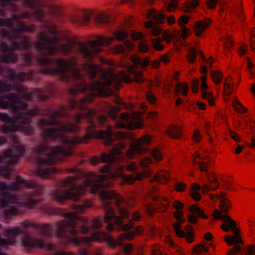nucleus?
<instances>
[{
  "label": "nucleus",
  "instance_id": "1",
  "mask_svg": "<svg viewBox=\"0 0 255 255\" xmlns=\"http://www.w3.org/2000/svg\"><path fill=\"white\" fill-rule=\"evenodd\" d=\"M100 171L107 174L97 175L92 173L81 185L77 184L78 180L82 176L81 171L75 168L67 169V173H74L75 175L59 181V186L65 189H54L52 196L56 202L63 204L67 201L79 202L80 196L88 190L93 194L99 192L105 213L103 220L108 223L106 229L108 231L116 230L125 232L117 240L102 231H95L90 237L79 238L77 236L78 234H87L90 230L100 229L102 226L101 220L99 218L89 221L86 217L77 214L82 213L85 209L91 206L89 201L82 202L81 204H73L71 209L75 212L67 213L58 208L44 205L42 210L45 214L62 216L65 219L52 225H44L25 221L23 223V226L25 228L33 227L39 230L44 237L56 236L63 245L72 244L88 246L92 242H105L111 248H117L127 255V244L124 243L127 240V223H124L122 220L127 219V203L119 194L105 189L111 185L109 176L111 179H114L116 176L122 177L127 183V175L124 173V167L118 165L115 175L111 172L109 165L101 167Z\"/></svg>",
  "mask_w": 255,
  "mask_h": 255
},
{
  "label": "nucleus",
  "instance_id": "2",
  "mask_svg": "<svg viewBox=\"0 0 255 255\" xmlns=\"http://www.w3.org/2000/svg\"><path fill=\"white\" fill-rule=\"evenodd\" d=\"M23 4L34 11L32 17L42 24L47 31L40 32L39 40L35 44V48L39 54L35 57L38 64L43 68L36 71V73L58 76L61 80L70 86L68 93L70 95L84 93L88 91L103 93L105 87L111 86L118 81V77L112 72L104 70L101 66L92 63V59L102 51V46H107L114 39L118 41L125 40L124 44H118L113 49L115 53L126 54L127 50L133 47L132 43L126 38L128 32L123 27L116 31L113 36L106 37L100 36L88 44L80 43L78 45L77 54L81 57L82 62L76 56L66 60L63 58H51L47 56L61 53L67 55L75 51V42L70 41L67 44H59L60 38L58 35L59 31L55 24H51L43 17V11L38 7L41 6L39 0H19ZM34 56L29 53L21 55L22 64L19 67L30 66Z\"/></svg>",
  "mask_w": 255,
  "mask_h": 255
},
{
  "label": "nucleus",
  "instance_id": "3",
  "mask_svg": "<svg viewBox=\"0 0 255 255\" xmlns=\"http://www.w3.org/2000/svg\"><path fill=\"white\" fill-rule=\"evenodd\" d=\"M90 92V93L78 101L73 98L69 99V109L84 111L83 113L76 114L73 116L74 123L65 124L57 120L58 118L69 117L65 106H60L59 111H54L49 109L41 110L36 107L28 109L27 104L22 101H45L49 97L54 96V88L51 83L48 84L43 89L33 88L31 92H26L30 96V100L24 99L22 94L19 93L20 94L18 96L19 98L24 107L15 110L8 108L14 113L13 117L6 113H0V120L5 123L29 125L31 121V117L36 115L48 117L47 119H41L37 123L38 127L42 129L41 138L43 144L38 145L34 149L35 153L39 156L36 158L39 167L33 172L35 176L47 178L50 174L58 173V170L54 167L43 168L42 166L53 165L56 163L58 157L71 155L75 145L87 143L91 138L103 139V131L94 130L95 111L87 106V103L92 102L96 95L102 93Z\"/></svg>",
  "mask_w": 255,
  "mask_h": 255
},
{
  "label": "nucleus",
  "instance_id": "4",
  "mask_svg": "<svg viewBox=\"0 0 255 255\" xmlns=\"http://www.w3.org/2000/svg\"><path fill=\"white\" fill-rule=\"evenodd\" d=\"M214 217L217 219H220L224 222L221 226L222 230L226 232H229L231 230L234 234L233 236L226 235L225 241L229 246L234 245V248L230 250L227 255H255V247L250 245L248 247H242L240 244H243V241L240 235L239 229L236 227V222L232 220L230 216L226 215H222L218 210H215Z\"/></svg>",
  "mask_w": 255,
  "mask_h": 255
},
{
  "label": "nucleus",
  "instance_id": "5",
  "mask_svg": "<svg viewBox=\"0 0 255 255\" xmlns=\"http://www.w3.org/2000/svg\"><path fill=\"white\" fill-rule=\"evenodd\" d=\"M25 151L26 149L24 146L17 144L13 145L11 149L0 154V164L6 162L7 164L0 166V176L9 178L11 172L10 166L17 163L20 157L24 156Z\"/></svg>",
  "mask_w": 255,
  "mask_h": 255
},
{
  "label": "nucleus",
  "instance_id": "6",
  "mask_svg": "<svg viewBox=\"0 0 255 255\" xmlns=\"http://www.w3.org/2000/svg\"><path fill=\"white\" fill-rule=\"evenodd\" d=\"M22 245L27 248H40L51 252L53 255H76L72 253L61 251L59 247L54 244H48L42 239L25 236L22 239Z\"/></svg>",
  "mask_w": 255,
  "mask_h": 255
},
{
  "label": "nucleus",
  "instance_id": "7",
  "mask_svg": "<svg viewBox=\"0 0 255 255\" xmlns=\"http://www.w3.org/2000/svg\"><path fill=\"white\" fill-rule=\"evenodd\" d=\"M22 33H14L12 35L13 39L11 40L8 37H3L9 40L11 44L8 45L6 42H2L0 44V50L4 53L8 54L12 53L11 52L15 50H27L31 47V43L29 38L27 36L22 35Z\"/></svg>",
  "mask_w": 255,
  "mask_h": 255
},
{
  "label": "nucleus",
  "instance_id": "8",
  "mask_svg": "<svg viewBox=\"0 0 255 255\" xmlns=\"http://www.w3.org/2000/svg\"><path fill=\"white\" fill-rule=\"evenodd\" d=\"M19 27H13L12 20L11 19L0 18V26H6L10 29V30H8L4 28H1L0 30V34L1 37H8L9 39L12 40L14 38L12 36L15 33L32 32L35 30V26L33 25L26 26L23 22H19Z\"/></svg>",
  "mask_w": 255,
  "mask_h": 255
},
{
  "label": "nucleus",
  "instance_id": "9",
  "mask_svg": "<svg viewBox=\"0 0 255 255\" xmlns=\"http://www.w3.org/2000/svg\"><path fill=\"white\" fill-rule=\"evenodd\" d=\"M147 17L150 19L145 25L148 29L147 32L152 36H157L162 32V29L156 24H161L166 18L162 13L154 9L150 10L147 13Z\"/></svg>",
  "mask_w": 255,
  "mask_h": 255
},
{
  "label": "nucleus",
  "instance_id": "10",
  "mask_svg": "<svg viewBox=\"0 0 255 255\" xmlns=\"http://www.w3.org/2000/svg\"><path fill=\"white\" fill-rule=\"evenodd\" d=\"M124 147V145L119 142L113 146L112 150L108 153L103 152L101 153L100 157L93 156L90 159V163L95 165L100 162L108 163L109 164H113L118 158V156L122 153V149Z\"/></svg>",
  "mask_w": 255,
  "mask_h": 255
},
{
  "label": "nucleus",
  "instance_id": "11",
  "mask_svg": "<svg viewBox=\"0 0 255 255\" xmlns=\"http://www.w3.org/2000/svg\"><path fill=\"white\" fill-rule=\"evenodd\" d=\"M207 176L208 177L209 184H205L202 187L196 183L192 185L190 194L192 198L195 201H199L201 198L200 191L206 193L210 190H216L219 187V183L214 175L209 176L207 174Z\"/></svg>",
  "mask_w": 255,
  "mask_h": 255
},
{
  "label": "nucleus",
  "instance_id": "12",
  "mask_svg": "<svg viewBox=\"0 0 255 255\" xmlns=\"http://www.w3.org/2000/svg\"><path fill=\"white\" fill-rule=\"evenodd\" d=\"M24 107L19 98L18 95L10 93L0 97V108L6 109L10 108L13 110L23 109Z\"/></svg>",
  "mask_w": 255,
  "mask_h": 255
},
{
  "label": "nucleus",
  "instance_id": "13",
  "mask_svg": "<svg viewBox=\"0 0 255 255\" xmlns=\"http://www.w3.org/2000/svg\"><path fill=\"white\" fill-rule=\"evenodd\" d=\"M24 230L20 227L11 228L7 229L5 231V236L9 238L5 239L1 237L0 235V255H7L6 254L1 252L2 248L9 245H13L16 243V241L14 238L24 233Z\"/></svg>",
  "mask_w": 255,
  "mask_h": 255
},
{
  "label": "nucleus",
  "instance_id": "14",
  "mask_svg": "<svg viewBox=\"0 0 255 255\" xmlns=\"http://www.w3.org/2000/svg\"><path fill=\"white\" fill-rule=\"evenodd\" d=\"M130 60L133 64L134 67H132L129 65H126V69L127 71L133 75V78L136 82L137 83H142L144 81L143 79L141 76L140 74L139 73V75H137L135 73V67H138L141 66L142 67H146L149 65V60L147 57L144 58L143 60H142L141 58L136 55H132L130 57Z\"/></svg>",
  "mask_w": 255,
  "mask_h": 255
},
{
  "label": "nucleus",
  "instance_id": "15",
  "mask_svg": "<svg viewBox=\"0 0 255 255\" xmlns=\"http://www.w3.org/2000/svg\"><path fill=\"white\" fill-rule=\"evenodd\" d=\"M151 137L144 135L140 138L139 141H134L130 147L127 151L126 155L129 159L135 158L136 155L145 151L143 144L149 145L151 142Z\"/></svg>",
  "mask_w": 255,
  "mask_h": 255
},
{
  "label": "nucleus",
  "instance_id": "16",
  "mask_svg": "<svg viewBox=\"0 0 255 255\" xmlns=\"http://www.w3.org/2000/svg\"><path fill=\"white\" fill-rule=\"evenodd\" d=\"M9 125L3 124L0 126V130L4 134L20 131L27 135L34 133V128L31 126H25L26 125L19 124L18 123H8Z\"/></svg>",
  "mask_w": 255,
  "mask_h": 255
},
{
  "label": "nucleus",
  "instance_id": "17",
  "mask_svg": "<svg viewBox=\"0 0 255 255\" xmlns=\"http://www.w3.org/2000/svg\"><path fill=\"white\" fill-rule=\"evenodd\" d=\"M6 73L8 75V78L11 81L20 82L34 80L36 81H39V79L34 78L35 70H29L27 72H22L16 73L13 69L8 68L6 70Z\"/></svg>",
  "mask_w": 255,
  "mask_h": 255
},
{
  "label": "nucleus",
  "instance_id": "18",
  "mask_svg": "<svg viewBox=\"0 0 255 255\" xmlns=\"http://www.w3.org/2000/svg\"><path fill=\"white\" fill-rule=\"evenodd\" d=\"M15 91L20 93L24 99L30 100L31 99L29 94L26 93V89L24 86H19L16 85L3 83L0 80V92H8Z\"/></svg>",
  "mask_w": 255,
  "mask_h": 255
},
{
  "label": "nucleus",
  "instance_id": "19",
  "mask_svg": "<svg viewBox=\"0 0 255 255\" xmlns=\"http://www.w3.org/2000/svg\"><path fill=\"white\" fill-rule=\"evenodd\" d=\"M91 11L83 10L79 14L71 16L70 20L73 24L80 25L89 23L91 21Z\"/></svg>",
  "mask_w": 255,
  "mask_h": 255
},
{
  "label": "nucleus",
  "instance_id": "20",
  "mask_svg": "<svg viewBox=\"0 0 255 255\" xmlns=\"http://www.w3.org/2000/svg\"><path fill=\"white\" fill-rule=\"evenodd\" d=\"M210 197L213 200L217 198L220 200V209L223 213L227 214L231 207L230 201L226 198L224 193H221L219 194H210Z\"/></svg>",
  "mask_w": 255,
  "mask_h": 255
},
{
  "label": "nucleus",
  "instance_id": "21",
  "mask_svg": "<svg viewBox=\"0 0 255 255\" xmlns=\"http://www.w3.org/2000/svg\"><path fill=\"white\" fill-rule=\"evenodd\" d=\"M166 41L167 43L171 42L172 38L169 33L166 32L163 33V38L156 37L151 39V44L154 50L156 51H161L163 50L164 46L161 44L163 40Z\"/></svg>",
  "mask_w": 255,
  "mask_h": 255
},
{
  "label": "nucleus",
  "instance_id": "22",
  "mask_svg": "<svg viewBox=\"0 0 255 255\" xmlns=\"http://www.w3.org/2000/svg\"><path fill=\"white\" fill-rule=\"evenodd\" d=\"M190 19V17L187 15H183L178 19V24L181 27V36L185 39L188 37L189 30L185 26Z\"/></svg>",
  "mask_w": 255,
  "mask_h": 255
},
{
  "label": "nucleus",
  "instance_id": "23",
  "mask_svg": "<svg viewBox=\"0 0 255 255\" xmlns=\"http://www.w3.org/2000/svg\"><path fill=\"white\" fill-rule=\"evenodd\" d=\"M211 23V20L209 18H206L204 21H197L194 27L197 36H200L203 32L208 28Z\"/></svg>",
  "mask_w": 255,
  "mask_h": 255
},
{
  "label": "nucleus",
  "instance_id": "24",
  "mask_svg": "<svg viewBox=\"0 0 255 255\" xmlns=\"http://www.w3.org/2000/svg\"><path fill=\"white\" fill-rule=\"evenodd\" d=\"M173 228L176 235L180 238L185 237L186 240L189 243H192L193 241V234L189 232L187 234L181 229V227L179 223H175L173 224Z\"/></svg>",
  "mask_w": 255,
  "mask_h": 255
},
{
  "label": "nucleus",
  "instance_id": "25",
  "mask_svg": "<svg viewBox=\"0 0 255 255\" xmlns=\"http://www.w3.org/2000/svg\"><path fill=\"white\" fill-rule=\"evenodd\" d=\"M19 0H0V7L4 8L8 7V8L11 12L15 13L18 11V6L14 2L18 1Z\"/></svg>",
  "mask_w": 255,
  "mask_h": 255
},
{
  "label": "nucleus",
  "instance_id": "26",
  "mask_svg": "<svg viewBox=\"0 0 255 255\" xmlns=\"http://www.w3.org/2000/svg\"><path fill=\"white\" fill-rule=\"evenodd\" d=\"M166 132L168 135L174 139H178L181 137V129L179 126L176 125H171Z\"/></svg>",
  "mask_w": 255,
  "mask_h": 255
},
{
  "label": "nucleus",
  "instance_id": "27",
  "mask_svg": "<svg viewBox=\"0 0 255 255\" xmlns=\"http://www.w3.org/2000/svg\"><path fill=\"white\" fill-rule=\"evenodd\" d=\"M204 156L203 157L201 156L199 153H195V154L194 155V161H193V164L194 165H197L200 171L202 172H207V165L208 163L207 162L198 161L195 159L196 158H199L200 159L203 160L204 159Z\"/></svg>",
  "mask_w": 255,
  "mask_h": 255
},
{
  "label": "nucleus",
  "instance_id": "28",
  "mask_svg": "<svg viewBox=\"0 0 255 255\" xmlns=\"http://www.w3.org/2000/svg\"><path fill=\"white\" fill-rule=\"evenodd\" d=\"M208 88V86L206 82L201 83V90L203 91L202 97L203 99H207L210 106L214 105V99L211 93H209L206 91Z\"/></svg>",
  "mask_w": 255,
  "mask_h": 255
},
{
  "label": "nucleus",
  "instance_id": "29",
  "mask_svg": "<svg viewBox=\"0 0 255 255\" xmlns=\"http://www.w3.org/2000/svg\"><path fill=\"white\" fill-rule=\"evenodd\" d=\"M17 61L18 56L14 53L0 55V62L15 63H16Z\"/></svg>",
  "mask_w": 255,
  "mask_h": 255
},
{
  "label": "nucleus",
  "instance_id": "30",
  "mask_svg": "<svg viewBox=\"0 0 255 255\" xmlns=\"http://www.w3.org/2000/svg\"><path fill=\"white\" fill-rule=\"evenodd\" d=\"M188 91V86L186 84H182L179 81L176 82V88L175 89V93L176 95H179L181 93L184 96L187 95Z\"/></svg>",
  "mask_w": 255,
  "mask_h": 255
},
{
  "label": "nucleus",
  "instance_id": "31",
  "mask_svg": "<svg viewBox=\"0 0 255 255\" xmlns=\"http://www.w3.org/2000/svg\"><path fill=\"white\" fill-rule=\"evenodd\" d=\"M95 22L98 24H105L110 22L109 16L105 13H99L94 18Z\"/></svg>",
  "mask_w": 255,
  "mask_h": 255
},
{
  "label": "nucleus",
  "instance_id": "32",
  "mask_svg": "<svg viewBox=\"0 0 255 255\" xmlns=\"http://www.w3.org/2000/svg\"><path fill=\"white\" fill-rule=\"evenodd\" d=\"M190 212L193 214L197 215L198 217L207 219V216L205 215L203 210H202L197 205H193L189 208Z\"/></svg>",
  "mask_w": 255,
  "mask_h": 255
},
{
  "label": "nucleus",
  "instance_id": "33",
  "mask_svg": "<svg viewBox=\"0 0 255 255\" xmlns=\"http://www.w3.org/2000/svg\"><path fill=\"white\" fill-rule=\"evenodd\" d=\"M120 111V108L118 106H111L108 111V116L112 119L116 120L118 117V113Z\"/></svg>",
  "mask_w": 255,
  "mask_h": 255
},
{
  "label": "nucleus",
  "instance_id": "34",
  "mask_svg": "<svg viewBox=\"0 0 255 255\" xmlns=\"http://www.w3.org/2000/svg\"><path fill=\"white\" fill-rule=\"evenodd\" d=\"M211 76L214 83L216 84H219L222 79V74L218 71H212Z\"/></svg>",
  "mask_w": 255,
  "mask_h": 255
},
{
  "label": "nucleus",
  "instance_id": "35",
  "mask_svg": "<svg viewBox=\"0 0 255 255\" xmlns=\"http://www.w3.org/2000/svg\"><path fill=\"white\" fill-rule=\"evenodd\" d=\"M197 52L193 48H191L189 51V53L187 56L188 62L190 63H194L196 60Z\"/></svg>",
  "mask_w": 255,
  "mask_h": 255
},
{
  "label": "nucleus",
  "instance_id": "36",
  "mask_svg": "<svg viewBox=\"0 0 255 255\" xmlns=\"http://www.w3.org/2000/svg\"><path fill=\"white\" fill-rule=\"evenodd\" d=\"M232 82L230 80H226L224 82V89L225 92L228 95H230L232 93Z\"/></svg>",
  "mask_w": 255,
  "mask_h": 255
},
{
  "label": "nucleus",
  "instance_id": "37",
  "mask_svg": "<svg viewBox=\"0 0 255 255\" xmlns=\"http://www.w3.org/2000/svg\"><path fill=\"white\" fill-rule=\"evenodd\" d=\"M140 166L144 168L147 167L151 163H152V159L150 157H146L142 159H139Z\"/></svg>",
  "mask_w": 255,
  "mask_h": 255
},
{
  "label": "nucleus",
  "instance_id": "38",
  "mask_svg": "<svg viewBox=\"0 0 255 255\" xmlns=\"http://www.w3.org/2000/svg\"><path fill=\"white\" fill-rule=\"evenodd\" d=\"M208 251V247L203 245H199L195 247L194 253L195 254H199L201 253H207Z\"/></svg>",
  "mask_w": 255,
  "mask_h": 255
},
{
  "label": "nucleus",
  "instance_id": "39",
  "mask_svg": "<svg viewBox=\"0 0 255 255\" xmlns=\"http://www.w3.org/2000/svg\"><path fill=\"white\" fill-rule=\"evenodd\" d=\"M152 158L156 161L160 160L162 158V155L158 149H154L151 152Z\"/></svg>",
  "mask_w": 255,
  "mask_h": 255
},
{
  "label": "nucleus",
  "instance_id": "40",
  "mask_svg": "<svg viewBox=\"0 0 255 255\" xmlns=\"http://www.w3.org/2000/svg\"><path fill=\"white\" fill-rule=\"evenodd\" d=\"M183 212L182 211H176L174 213V217L179 223H183L185 221L183 218Z\"/></svg>",
  "mask_w": 255,
  "mask_h": 255
},
{
  "label": "nucleus",
  "instance_id": "41",
  "mask_svg": "<svg viewBox=\"0 0 255 255\" xmlns=\"http://www.w3.org/2000/svg\"><path fill=\"white\" fill-rule=\"evenodd\" d=\"M233 104L234 108L236 110L238 111L239 112L242 113L246 112L247 109L244 107L239 102L235 101Z\"/></svg>",
  "mask_w": 255,
  "mask_h": 255
},
{
  "label": "nucleus",
  "instance_id": "42",
  "mask_svg": "<svg viewBox=\"0 0 255 255\" xmlns=\"http://www.w3.org/2000/svg\"><path fill=\"white\" fill-rule=\"evenodd\" d=\"M139 51L141 53H146L149 51V46L145 42H140L138 46Z\"/></svg>",
  "mask_w": 255,
  "mask_h": 255
},
{
  "label": "nucleus",
  "instance_id": "43",
  "mask_svg": "<svg viewBox=\"0 0 255 255\" xmlns=\"http://www.w3.org/2000/svg\"><path fill=\"white\" fill-rule=\"evenodd\" d=\"M144 35L141 32L132 31L131 33V37L134 40H141L143 38Z\"/></svg>",
  "mask_w": 255,
  "mask_h": 255
},
{
  "label": "nucleus",
  "instance_id": "44",
  "mask_svg": "<svg viewBox=\"0 0 255 255\" xmlns=\"http://www.w3.org/2000/svg\"><path fill=\"white\" fill-rule=\"evenodd\" d=\"M177 6L176 0H172L171 2L168 3L167 5V10L171 12L174 11Z\"/></svg>",
  "mask_w": 255,
  "mask_h": 255
},
{
  "label": "nucleus",
  "instance_id": "45",
  "mask_svg": "<svg viewBox=\"0 0 255 255\" xmlns=\"http://www.w3.org/2000/svg\"><path fill=\"white\" fill-rule=\"evenodd\" d=\"M199 81L197 78L193 80L192 83V88L193 92L197 93L199 89Z\"/></svg>",
  "mask_w": 255,
  "mask_h": 255
},
{
  "label": "nucleus",
  "instance_id": "46",
  "mask_svg": "<svg viewBox=\"0 0 255 255\" xmlns=\"http://www.w3.org/2000/svg\"><path fill=\"white\" fill-rule=\"evenodd\" d=\"M146 99L151 104L154 105L155 103L156 98L153 94L151 93H147Z\"/></svg>",
  "mask_w": 255,
  "mask_h": 255
},
{
  "label": "nucleus",
  "instance_id": "47",
  "mask_svg": "<svg viewBox=\"0 0 255 255\" xmlns=\"http://www.w3.org/2000/svg\"><path fill=\"white\" fill-rule=\"evenodd\" d=\"M186 187V184L182 182L176 183L175 185V187L177 191L182 192L184 190Z\"/></svg>",
  "mask_w": 255,
  "mask_h": 255
},
{
  "label": "nucleus",
  "instance_id": "48",
  "mask_svg": "<svg viewBox=\"0 0 255 255\" xmlns=\"http://www.w3.org/2000/svg\"><path fill=\"white\" fill-rule=\"evenodd\" d=\"M173 206L174 209L177 210V211H180L183 208L184 205L180 201L175 200Z\"/></svg>",
  "mask_w": 255,
  "mask_h": 255
},
{
  "label": "nucleus",
  "instance_id": "49",
  "mask_svg": "<svg viewBox=\"0 0 255 255\" xmlns=\"http://www.w3.org/2000/svg\"><path fill=\"white\" fill-rule=\"evenodd\" d=\"M229 134L231 137L236 142L240 141L241 138L237 133H235L233 130H230L229 131Z\"/></svg>",
  "mask_w": 255,
  "mask_h": 255
},
{
  "label": "nucleus",
  "instance_id": "50",
  "mask_svg": "<svg viewBox=\"0 0 255 255\" xmlns=\"http://www.w3.org/2000/svg\"><path fill=\"white\" fill-rule=\"evenodd\" d=\"M218 0H208L207 4L210 9H213L215 7Z\"/></svg>",
  "mask_w": 255,
  "mask_h": 255
},
{
  "label": "nucleus",
  "instance_id": "51",
  "mask_svg": "<svg viewBox=\"0 0 255 255\" xmlns=\"http://www.w3.org/2000/svg\"><path fill=\"white\" fill-rule=\"evenodd\" d=\"M247 64H248V68L249 70L250 71L251 75L253 77L255 78V73L252 70V69L254 67L253 64L252 63V62L250 61V59H248Z\"/></svg>",
  "mask_w": 255,
  "mask_h": 255
},
{
  "label": "nucleus",
  "instance_id": "52",
  "mask_svg": "<svg viewBox=\"0 0 255 255\" xmlns=\"http://www.w3.org/2000/svg\"><path fill=\"white\" fill-rule=\"evenodd\" d=\"M12 20V24L13 26H14V22L15 21H16V23L20 25L19 22H21L20 21H18V19H20V15H17V14H13L12 16V17L10 18ZM18 26V27H19Z\"/></svg>",
  "mask_w": 255,
  "mask_h": 255
},
{
  "label": "nucleus",
  "instance_id": "53",
  "mask_svg": "<svg viewBox=\"0 0 255 255\" xmlns=\"http://www.w3.org/2000/svg\"><path fill=\"white\" fill-rule=\"evenodd\" d=\"M20 19L30 18L32 17V13L29 12H23L20 14Z\"/></svg>",
  "mask_w": 255,
  "mask_h": 255
},
{
  "label": "nucleus",
  "instance_id": "54",
  "mask_svg": "<svg viewBox=\"0 0 255 255\" xmlns=\"http://www.w3.org/2000/svg\"><path fill=\"white\" fill-rule=\"evenodd\" d=\"M193 139L195 142H198L201 140V135L198 130H195L193 134Z\"/></svg>",
  "mask_w": 255,
  "mask_h": 255
},
{
  "label": "nucleus",
  "instance_id": "55",
  "mask_svg": "<svg viewBox=\"0 0 255 255\" xmlns=\"http://www.w3.org/2000/svg\"><path fill=\"white\" fill-rule=\"evenodd\" d=\"M10 139L4 136H0V146L2 144H7L9 143Z\"/></svg>",
  "mask_w": 255,
  "mask_h": 255
},
{
  "label": "nucleus",
  "instance_id": "56",
  "mask_svg": "<svg viewBox=\"0 0 255 255\" xmlns=\"http://www.w3.org/2000/svg\"><path fill=\"white\" fill-rule=\"evenodd\" d=\"M97 122L102 125L106 122L107 118L104 116H101L96 118Z\"/></svg>",
  "mask_w": 255,
  "mask_h": 255
},
{
  "label": "nucleus",
  "instance_id": "57",
  "mask_svg": "<svg viewBox=\"0 0 255 255\" xmlns=\"http://www.w3.org/2000/svg\"><path fill=\"white\" fill-rule=\"evenodd\" d=\"M199 0H191L190 6L192 8H194L199 4Z\"/></svg>",
  "mask_w": 255,
  "mask_h": 255
},
{
  "label": "nucleus",
  "instance_id": "58",
  "mask_svg": "<svg viewBox=\"0 0 255 255\" xmlns=\"http://www.w3.org/2000/svg\"><path fill=\"white\" fill-rule=\"evenodd\" d=\"M116 127L118 128H125L127 126L125 123L118 122L116 123Z\"/></svg>",
  "mask_w": 255,
  "mask_h": 255
},
{
  "label": "nucleus",
  "instance_id": "59",
  "mask_svg": "<svg viewBox=\"0 0 255 255\" xmlns=\"http://www.w3.org/2000/svg\"><path fill=\"white\" fill-rule=\"evenodd\" d=\"M166 19L169 24H173L175 22V18L172 15H170L169 16L167 17Z\"/></svg>",
  "mask_w": 255,
  "mask_h": 255
},
{
  "label": "nucleus",
  "instance_id": "60",
  "mask_svg": "<svg viewBox=\"0 0 255 255\" xmlns=\"http://www.w3.org/2000/svg\"><path fill=\"white\" fill-rule=\"evenodd\" d=\"M121 2L128 3L130 5H133L135 3V0H122Z\"/></svg>",
  "mask_w": 255,
  "mask_h": 255
},
{
  "label": "nucleus",
  "instance_id": "61",
  "mask_svg": "<svg viewBox=\"0 0 255 255\" xmlns=\"http://www.w3.org/2000/svg\"><path fill=\"white\" fill-rule=\"evenodd\" d=\"M200 54H201V56L202 57V60L203 61L205 62L207 64H209L210 65V66L211 67L212 60H210L209 59L207 60L205 58V56L203 55V53L202 52H201Z\"/></svg>",
  "mask_w": 255,
  "mask_h": 255
},
{
  "label": "nucleus",
  "instance_id": "62",
  "mask_svg": "<svg viewBox=\"0 0 255 255\" xmlns=\"http://www.w3.org/2000/svg\"><path fill=\"white\" fill-rule=\"evenodd\" d=\"M160 60L161 62H163L164 64H167L169 61V59L166 55H162L160 58Z\"/></svg>",
  "mask_w": 255,
  "mask_h": 255
},
{
  "label": "nucleus",
  "instance_id": "63",
  "mask_svg": "<svg viewBox=\"0 0 255 255\" xmlns=\"http://www.w3.org/2000/svg\"><path fill=\"white\" fill-rule=\"evenodd\" d=\"M188 220L190 223L194 224L197 222V219L194 215H190Z\"/></svg>",
  "mask_w": 255,
  "mask_h": 255
},
{
  "label": "nucleus",
  "instance_id": "64",
  "mask_svg": "<svg viewBox=\"0 0 255 255\" xmlns=\"http://www.w3.org/2000/svg\"><path fill=\"white\" fill-rule=\"evenodd\" d=\"M197 104L198 108L200 109H201V110H205L206 109V106L204 103H203L200 101H198V102H197Z\"/></svg>",
  "mask_w": 255,
  "mask_h": 255
}]
</instances>
